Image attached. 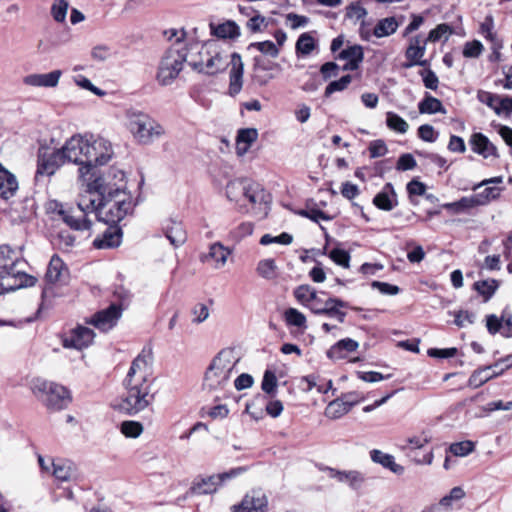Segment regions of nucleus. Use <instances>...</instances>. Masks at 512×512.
I'll use <instances>...</instances> for the list:
<instances>
[{
    "mask_svg": "<svg viewBox=\"0 0 512 512\" xmlns=\"http://www.w3.org/2000/svg\"><path fill=\"white\" fill-rule=\"evenodd\" d=\"M188 65L199 73L215 75L223 72L230 66L229 72V95L236 96L243 86L244 64L241 55L233 52L229 55L218 41L209 40L204 44L193 43L187 46Z\"/></svg>",
    "mask_w": 512,
    "mask_h": 512,
    "instance_id": "f257e3e1",
    "label": "nucleus"
},
{
    "mask_svg": "<svg viewBox=\"0 0 512 512\" xmlns=\"http://www.w3.org/2000/svg\"><path fill=\"white\" fill-rule=\"evenodd\" d=\"M125 185V174L117 169H115V188L104 184L101 178L89 185L90 199L95 200L92 211L99 221L116 225L127 215L132 214L136 203Z\"/></svg>",
    "mask_w": 512,
    "mask_h": 512,
    "instance_id": "f03ea898",
    "label": "nucleus"
},
{
    "mask_svg": "<svg viewBox=\"0 0 512 512\" xmlns=\"http://www.w3.org/2000/svg\"><path fill=\"white\" fill-rule=\"evenodd\" d=\"M152 353L143 349L132 361L124 380L125 394L116 405L120 411L135 415L150 406L155 395L152 393Z\"/></svg>",
    "mask_w": 512,
    "mask_h": 512,
    "instance_id": "7ed1b4c3",
    "label": "nucleus"
},
{
    "mask_svg": "<svg viewBox=\"0 0 512 512\" xmlns=\"http://www.w3.org/2000/svg\"><path fill=\"white\" fill-rule=\"evenodd\" d=\"M19 263L18 254L10 246H0V294L36 284V277L17 269Z\"/></svg>",
    "mask_w": 512,
    "mask_h": 512,
    "instance_id": "20e7f679",
    "label": "nucleus"
},
{
    "mask_svg": "<svg viewBox=\"0 0 512 512\" xmlns=\"http://www.w3.org/2000/svg\"><path fill=\"white\" fill-rule=\"evenodd\" d=\"M238 357L231 348L222 349L206 369L203 389L208 392H224L230 383Z\"/></svg>",
    "mask_w": 512,
    "mask_h": 512,
    "instance_id": "39448f33",
    "label": "nucleus"
},
{
    "mask_svg": "<svg viewBox=\"0 0 512 512\" xmlns=\"http://www.w3.org/2000/svg\"><path fill=\"white\" fill-rule=\"evenodd\" d=\"M185 33L177 36L176 41L165 51L156 74V80L161 86L171 85L183 69L188 60V49L182 41Z\"/></svg>",
    "mask_w": 512,
    "mask_h": 512,
    "instance_id": "423d86ee",
    "label": "nucleus"
},
{
    "mask_svg": "<svg viewBox=\"0 0 512 512\" xmlns=\"http://www.w3.org/2000/svg\"><path fill=\"white\" fill-rule=\"evenodd\" d=\"M95 204L94 199H90L89 192L81 195L76 206H69L59 202H54L53 211L61 218V220L71 229L75 231H85L91 228L92 222L88 218Z\"/></svg>",
    "mask_w": 512,
    "mask_h": 512,
    "instance_id": "0eeeda50",
    "label": "nucleus"
},
{
    "mask_svg": "<svg viewBox=\"0 0 512 512\" xmlns=\"http://www.w3.org/2000/svg\"><path fill=\"white\" fill-rule=\"evenodd\" d=\"M226 196L236 204L244 200L254 206L267 205L271 202L270 193L260 183L247 178L229 181L226 185Z\"/></svg>",
    "mask_w": 512,
    "mask_h": 512,
    "instance_id": "6e6552de",
    "label": "nucleus"
},
{
    "mask_svg": "<svg viewBox=\"0 0 512 512\" xmlns=\"http://www.w3.org/2000/svg\"><path fill=\"white\" fill-rule=\"evenodd\" d=\"M126 118L129 131L140 144H150L164 134L163 127L143 112L128 110Z\"/></svg>",
    "mask_w": 512,
    "mask_h": 512,
    "instance_id": "1a4fd4ad",
    "label": "nucleus"
},
{
    "mask_svg": "<svg viewBox=\"0 0 512 512\" xmlns=\"http://www.w3.org/2000/svg\"><path fill=\"white\" fill-rule=\"evenodd\" d=\"M111 144L104 138L94 139L91 135L85 136V166L79 167V177L85 178L92 168L105 165L112 157Z\"/></svg>",
    "mask_w": 512,
    "mask_h": 512,
    "instance_id": "9d476101",
    "label": "nucleus"
},
{
    "mask_svg": "<svg viewBox=\"0 0 512 512\" xmlns=\"http://www.w3.org/2000/svg\"><path fill=\"white\" fill-rule=\"evenodd\" d=\"M32 391L50 409L61 410L71 402V395L66 387L47 380L37 379L34 381Z\"/></svg>",
    "mask_w": 512,
    "mask_h": 512,
    "instance_id": "9b49d317",
    "label": "nucleus"
},
{
    "mask_svg": "<svg viewBox=\"0 0 512 512\" xmlns=\"http://www.w3.org/2000/svg\"><path fill=\"white\" fill-rule=\"evenodd\" d=\"M246 469L244 467L232 468L227 472L208 477H197L190 487L188 494L205 495L212 494L217 491L218 487L227 480L237 477Z\"/></svg>",
    "mask_w": 512,
    "mask_h": 512,
    "instance_id": "f8f14e48",
    "label": "nucleus"
},
{
    "mask_svg": "<svg viewBox=\"0 0 512 512\" xmlns=\"http://www.w3.org/2000/svg\"><path fill=\"white\" fill-rule=\"evenodd\" d=\"M346 307H348L347 302L335 297H329L326 300L319 297L315 303L309 305L314 314L336 318L340 323H343L346 317V313L341 311L340 308Z\"/></svg>",
    "mask_w": 512,
    "mask_h": 512,
    "instance_id": "ddd939ff",
    "label": "nucleus"
},
{
    "mask_svg": "<svg viewBox=\"0 0 512 512\" xmlns=\"http://www.w3.org/2000/svg\"><path fill=\"white\" fill-rule=\"evenodd\" d=\"M65 163L66 160L60 149L53 152L40 151L37 160L36 178L53 175Z\"/></svg>",
    "mask_w": 512,
    "mask_h": 512,
    "instance_id": "4468645a",
    "label": "nucleus"
},
{
    "mask_svg": "<svg viewBox=\"0 0 512 512\" xmlns=\"http://www.w3.org/2000/svg\"><path fill=\"white\" fill-rule=\"evenodd\" d=\"M122 315V308L118 304H111L108 308L95 313L86 323L106 332L112 329Z\"/></svg>",
    "mask_w": 512,
    "mask_h": 512,
    "instance_id": "2eb2a0df",
    "label": "nucleus"
},
{
    "mask_svg": "<svg viewBox=\"0 0 512 512\" xmlns=\"http://www.w3.org/2000/svg\"><path fill=\"white\" fill-rule=\"evenodd\" d=\"M67 274V267L65 266L62 259L54 254L47 267V271L45 273V282L46 286L42 290V300L44 301L47 297L53 294L52 288L50 285L61 282L64 276Z\"/></svg>",
    "mask_w": 512,
    "mask_h": 512,
    "instance_id": "dca6fc26",
    "label": "nucleus"
},
{
    "mask_svg": "<svg viewBox=\"0 0 512 512\" xmlns=\"http://www.w3.org/2000/svg\"><path fill=\"white\" fill-rule=\"evenodd\" d=\"M268 500L261 490H252L242 501L232 506L233 512H267Z\"/></svg>",
    "mask_w": 512,
    "mask_h": 512,
    "instance_id": "f3484780",
    "label": "nucleus"
},
{
    "mask_svg": "<svg viewBox=\"0 0 512 512\" xmlns=\"http://www.w3.org/2000/svg\"><path fill=\"white\" fill-rule=\"evenodd\" d=\"M60 150L66 163L77 164L80 167L85 166V137L80 135L72 136Z\"/></svg>",
    "mask_w": 512,
    "mask_h": 512,
    "instance_id": "a211bd4d",
    "label": "nucleus"
},
{
    "mask_svg": "<svg viewBox=\"0 0 512 512\" xmlns=\"http://www.w3.org/2000/svg\"><path fill=\"white\" fill-rule=\"evenodd\" d=\"M427 40L422 39L420 35L412 37L409 41V46L406 49L405 57L406 62L403 63L404 68H411L413 66H425L426 60H421L426 51Z\"/></svg>",
    "mask_w": 512,
    "mask_h": 512,
    "instance_id": "6ab92c4d",
    "label": "nucleus"
},
{
    "mask_svg": "<svg viewBox=\"0 0 512 512\" xmlns=\"http://www.w3.org/2000/svg\"><path fill=\"white\" fill-rule=\"evenodd\" d=\"M320 470L327 472L330 478L348 484L353 490L361 489L365 483L364 474L356 470L340 471L328 466H321Z\"/></svg>",
    "mask_w": 512,
    "mask_h": 512,
    "instance_id": "aec40b11",
    "label": "nucleus"
},
{
    "mask_svg": "<svg viewBox=\"0 0 512 512\" xmlns=\"http://www.w3.org/2000/svg\"><path fill=\"white\" fill-rule=\"evenodd\" d=\"M94 337L95 333L92 329L85 326H77L63 339V346L65 348L82 350L93 342Z\"/></svg>",
    "mask_w": 512,
    "mask_h": 512,
    "instance_id": "412c9836",
    "label": "nucleus"
},
{
    "mask_svg": "<svg viewBox=\"0 0 512 512\" xmlns=\"http://www.w3.org/2000/svg\"><path fill=\"white\" fill-rule=\"evenodd\" d=\"M61 75V70H53L44 74H29L23 78V83L32 87L54 88L58 85Z\"/></svg>",
    "mask_w": 512,
    "mask_h": 512,
    "instance_id": "4be33fe9",
    "label": "nucleus"
},
{
    "mask_svg": "<svg viewBox=\"0 0 512 512\" xmlns=\"http://www.w3.org/2000/svg\"><path fill=\"white\" fill-rule=\"evenodd\" d=\"M352 394L345 395L342 399H335L327 405L324 415L332 420H336L346 415L351 408L358 402L352 399Z\"/></svg>",
    "mask_w": 512,
    "mask_h": 512,
    "instance_id": "5701e85b",
    "label": "nucleus"
},
{
    "mask_svg": "<svg viewBox=\"0 0 512 512\" xmlns=\"http://www.w3.org/2000/svg\"><path fill=\"white\" fill-rule=\"evenodd\" d=\"M122 231L115 225H110L102 235L93 240L96 249H113L121 244Z\"/></svg>",
    "mask_w": 512,
    "mask_h": 512,
    "instance_id": "b1692460",
    "label": "nucleus"
},
{
    "mask_svg": "<svg viewBox=\"0 0 512 512\" xmlns=\"http://www.w3.org/2000/svg\"><path fill=\"white\" fill-rule=\"evenodd\" d=\"M163 233L174 247L183 245L187 240L186 230L180 221L168 220L163 225Z\"/></svg>",
    "mask_w": 512,
    "mask_h": 512,
    "instance_id": "393cba45",
    "label": "nucleus"
},
{
    "mask_svg": "<svg viewBox=\"0 0 512 512\" xmlns=\"http://www.w3.org/2000/svg\"><path fill=\"white\" fill-rule=\"evenodd\" d=\"M337 58L347 61L342 68L344 71L356 70L364 59L363 48L360 45L349 46L340 51Z\"/></svg>",
    "mask_w": 512,
    "mask_h": 512,
    "instance_id": "a878e982",
    "label": "nucleus"
},
{
    "mask_svg": "<svg viewBox=\"0 0 512 512\" xmlns=\"http://www.w3.org/2000/svg\"><path fill=\"white\" fill-rule=\"evenodd\" d=\"M469 142L473 152L483 156L484 158L499 156L496 146L482 133H474Z\"/></svg>",
    "mask_w": 512,
    "mask_h": 512,
    "instance_id": "bb28decb",
    "label": "nucleus"
},
{
    "mask_svg": "<svg viewBox=\"0 0 512 512\" xmlns=\"http://www.w3.org/2000/svg\"><path fill=\"white\" fill-rule=\"evenodd\" d=\"M374 205L385 211H391L397 205V196L391 183H386L383 189L374 197Z\"/></svg>",
    "mask_w": 512,
    "mask_h": 512,
    "instance_id": "cd10ccee",
    "label": "nucleus"
},
{
    "mask_svg": "<svg viewBox=\"0 0 512 512\" xmlns=\"http://www.w3.org/2000/svg\"><path fill=\"white\" fill-rule=\"evenodd\" d=\"M358 346V342L351 338L339 340L327 351V357L332 360L344 359L349 353L356 351Z\"/></svg>",
    "mask_w": 512,
    "mask_h": 512,
    "instance_id": "c85d7f7f",
    "label": "nucleus"
},
{
    "mask_svg": "<svg viewBox=\"0 0 512 512\" xmlns=\"http://www.w3.org/2000/svg\"><path fill=\"white\" fill-rule=\"evenodd\" d=\"M17 189L16 177L0 164V197L9 199L15 195Z\"/></svg>",
    "mask_w": 512,
    "mask_h": 512,
    "instance_id": "c756f323",
    "label": "nucleus"
},
{
    "mask_svg": "<svg viewBox=\"0 0 512 512\" xmlns=\"http://www.w3.org/2000/svg\"><path fill=\"white\" fill-rule=\"evenodd\" d=\"M479 33L491 44V49L499 55V50L502 48V41L494 32V20L491 15L485 17L479 27Z\"/></svg>",
    "mask_w": 512,
    "mask_h": 512,
    "instance_id": "7c9ffc66",
    "label": "nucleus"
},
{
    "mask_svg": "<svg viewBox=\"0 0 512 512\" xmlns=\"http://www.w3.org/2000/svg\"><path fill=\"white\" fill-rule=\"evenodd\" d=\"M370 457L373 462L382 465L384 468L389 469L396 475H402L404 473V467L395 462V458L391 454L384 453L380 450L374 449L370 451Z\"/></svg>",
    "mask_w": 512,
    "mask_h": 512,
    "instance_id": "2f4dec72",
    "label": "nucleus"
},
{
    "mask_svg": "<svg viewBox=\"0 0 512 512\" xmlns=\"http://www.w3.org/2000/svg\"><path fill=\"white\" fill-rule=\"evenodd\" d=\"M258 131L255 128L240 129L236 137V150L238 155L248 152L251 145L257 140Z\"/></svg>",
    "mask_w": 512,
    "mask_h": 512,
    "instance_id": "473e14b6",
    "label": "nucleus"
},
{
    "mask_svg": "<svg viewBox=\"0 0 512 512\" xmlns=\"http://www.w3.org/2000/svg\"><path fill=\"white\" fill-rule=\"evenodd\" d=\"M51 467L52 475L59 481H69L75 474V467L68 460H51Z\"/></svg>",
    "mask_w": 512,
    "mask_h": 512,
    "instance_id": "72a5a7b5",
    "label": "nucleus"
},
{
    "mask_svg": "<svg viewBox=\"0 0 512 512\" xmlns=\"http://www.w3.org/2000/svg\"><path fill=\"white\" fill-rule=\"evenodd\" d=\"M211 34L221 39H234L240 35V29L234 21H226L221 24H210Z\"/></svg>",
    "mask_w": 512,
    "mask_h": 512,
    "instance_id": "f704fd0d",
    "label": "nucleus"
},
{
    "mask_svg": "<svg viewBox=\"0 0 512 512\" xmlns=\"http://www.w3.org/2000/svg\"><path fill=\"white\" fill-rule=\"evenodd\" d=\"M418 110L421 114L447 113L441 101L428 93H426L424 98L418 103Z\"/></svg>",
    "mask_w": 512,
    "mask_h": 512,
    "instance_id": "c9c22d12",
    "label": "nucleus"
},
{
    "mask_svg": "<svg viewBox=\"0 0 512 512\" xmlns=\"http://www.w3.org/2000/svg\"><path fill=\"white\" fill-rule=\"evenodd\" d=\"M503 190L504 187L488 186L483 191L473 194L477 207L487 205L491 201L498 199Z\"/></svg>",
    "mask_w": 512,
    "mask_h": 512,
    "instance_id": "e433bc0d",
    "label": "nucleus"
},
{
    "mask_svg": "<svg viewBox=\"0 0 512 512\" xmlns=\"http://www.w3.org/2000/svg\"><path fill=\"white\" fill-rule=\"evenodd\" d=\"M398 28L395 17L381 19L373 28V35L382 38L393 34Z\"/></svg>",
    "mask_w": 512,
    "mask_h": 512,
    "instance_id": "4c0bfd02",
    "label": "nucleus"
},
{
    "mask_svg": "<svg viewBox=\"0 0 512 512\" xmlns=\"http://www.w3.org/2000/svg\"><path fill=\"white\" fill-rule=\"evenodd\" d=\"M499 287V283L495 279L480 280L474 283V289L484 298V301H488L495 294Z\"/></svg>",
    "mask_w": 512,
    "mask_h": 512,
    "instance_id": "58836bf2",
    "label": "nucleus"
},
{
    "mask_svg": "<svg viewBox=\"0 0 512 512\" xmlns=\"http://www.w3.org/2000/svg\"><path fill=\"white\" fill-rule=\"evenodd\" d=\"M266 396L257 395L251 402L246 403L245 412L251 416L254 420L258 421L264 418L265 412L263 410L264 401Z\"/></svg>",
    "mask_w": 512,
    "mask_h": 512,
    "instance_id": "ea45409f",
    "label": "nucleus"
},
{
    "mask_svg": "<svg viewBox=\"0 0 512 512\" xmlns=\"http://www.w3.org/2000/svg\"><path fill=\"white\" fill-rule=\"evenodd\" d=\"M257 274L266 279L272 280L277 277V265L274 259H262L256 266Z\"/></svg>",
    "mask_w": 512,
    "mask_h": 512,
    "instance_id": "a19ab883",
    "label": "nucleus"
},
{
    "mask_svg": "<svg viewBox=\"0 0 512 512\" xmlns=\"http://www.w3.org/2000/svg\"><path fill=\"white\" fill-rule=\"evenodd\" d=\"M492 367L493 366H488L475 370L469 377L468 385L472 388H479L493 377L499 375V373L497 372H494L492 374L487 373L488 370H490Z\"/></svg>",
    "mask_w": 512,
    "mask_h": 512,
    "instance_id": "79ce46f5",
    "label": "nucleus"
},
{
    "mask_svg": "<svg viewBox=\"0 0 512 512\" xmlns=\"http://www.w3.org/2000/svg\"><path fill=\"white\" fill-rule=\"evenodd\" d=\"M231 253L232 251L224 247L220 242L213 243L209 249V256L216 262L217 268L226 264L227 258Z\"/></svg>",
    "mask_w": 512,
    "mask_h": 512,
    "instance_id": "37998d69",
    "label": "nucleus"
},
{
    "mask_svg": "<svg viewBox=\"0 0 512 512\" xmlns=\"http://www.w3.org/2000/svg\"><path fill=\"white\" fill-rule=\"evenodd\" d=\"M254 224L252 222H242L229 231L228 239L239 243L242 239L253 233Z\"/></svg>",
    "mask_w": 512,
    "mask_h": 512,
    "instance_id": "c03bdc74",
    "label": "nucleus"
},
{
    "mask_svg": "<svg viewBox=\"0 0 512 512\" xmlns=\"http://www.w3.org/2000/svg\"><path fill=\"white\" fill-rule=\"evenodd\" d=\"M477 99L479 102L487 105L489 108H491L497 115L501 114V107H500V100L501 97L497 94L479 90L477 92Z\"/></svg>",
    "mask_w": 512,
    "mask_h": 512,
    "instance_id": "a18cd8bd",
    "label": "nucleus"
},
{
    "mask_svg": "<svg viewBox=\"0 0 512 512\" xmlns=\"http://www.w3.org/2000/svg\"><path fill=\"white\" fill-rule=\"evenodd\" d=\"M317 44L314 37L310 33H303L299 36L296 42V52L303 56L309 55L315 48Z\"/></svg>",
    "mask_w": 512,
    "mask_h": 512,
    "instance_id": "49530a36",
    "label": "nucleus"
},
{
    "mask_svg": "<svg viewBox=\"0 0 512 512\" xmlns=\"http://www.w3.org/2000/svg\"><path fill=\"white\" fill-rule=\"evenodd\" d=\"M295 298L302 304L315 303L319 296L316 291L309 285H300L294 290Z\"/></svg>",
    "mask_w": 512,
    "mask_h": 512,
    "instance_id": "de8ad7c7",
    "label": "nucleus"
},
{
    "mask_svg": "<svg viewBox=\"0 0 512 512\" xmlns=\"http://www.w3.org/2000/svg\"><path fill=\"white\" fill-rule=\"evenodd\" d=\"M284 317L289 326H295L303 330L307 328L305 315L296 308H288L284 313Z\"/></svg>",
    "mask_w": 512,
    "mask_h": 512,
    "instance_id": "09e8293b",
    "label": "nucleus"
},
{
    "mask_svg": "<svg viewBox=\"0 0 512 512\" xmlns=\"http://www.w3.org/2000/svg\"><path fill=\"white\" fill-rule=\"evenodd\" d=\"M477 207L473 195L468 197H462L456 202L445 203L443 204V208L447 210H451L455 213H460L465 210H469L471 208Z\"/></svg>",
    "mask_w": 512,
    "mask_h": 512,
    "instance_id": "8fccbe9b",
    "label": "nucleus"
},
{
    "mask_svg": "<svg viewBox=\"0 0 512 512\" xmlns=\"http://www.w3.org/2000/svg\"><path fill=\"white\" fill-rule=\"evenodd\" d=\"M386 124L389 129L398 133L404 134L407 132L409 125L408 123L394 112H388L386 117Z\"/></svg>",
    "mask_w": 512,
    "mask_h": 512,
    "instance_id": "3c124183",
    "label": "nucleus"
},
{
    "mask_svg": "<svg viewBox=\"0 0 512 512\" xmlns=\"http://www.w3.org/2000/svg\"><path fill=\"white\" fill-rule=\"evenodd\" d=\"M262 390L269 396H275L277 392V378L274 372L266 370L261 383Z\"/></svg>",
    "mask_w": 512,
    "mask_h": 512,
    "instance_id": "603ef678",
    "label": "nucleus"
},
{
    "mask_svg": "<svg viewBox=\"0 0 512 512\" xmlns=\"http://www.w3.org/2000/svg\"><path fill=\"white\" fill-rule=\"evenodd\" d=\"M352 81L351 75H344L339 80L330 82L324 91V96L329 97L334 92L345 90Z\"/></svg>",
    "mask_w": 512,
    "mask_h": 512,
    "instance_id": "864d4df0",
    "label": "nucleus"
},
{
    "mask_svg": "<svg viewBox=\"0 0 512 512\" xmlns=\"http://www.w3.org/2000/svg\"><path fill=\"white\" fill-rule=\"evenodd\" d=\"M69 4L66 0H55L51 7V15L56 22L63 23L66 19Z\"/></svg>",
    "mask_w": 512,
    "mask_h": 512,
    "instance_id": "5fc2aeb1",
    "label": "nucleus"
},
{
    "mask_svg": "<svg viewBox=\"0 0 512 512\" xmlns=\"http://www.w3.org/2000/svg\"><path fill=\"white\" fill-rule=\"evenodd\" d=\"M120 430L126 437L137 438L142 434L143 426L137 421H123Z\"/></svg>",
    "mask_w": 512,
    "mask_h": 512,
    "instance_id": "6e6d98bb",
    "label": "nucleus"
},
{
    "mask_svg": "<svg viewBox=\"0 0 512 512\" xmlns=\"http://www.w3.org/2000/svg\"><path fill=\"white\" fill-rule=\"evenodd\" d=\"M293 241V237L291 234L283 232L278 236H272L270 234H264L260 239L261 245H269L272 243L282 244V245H289Z\"/></svg>",
    "mask_w": 512,
    "mask_h": 512,
    "instance_id": "4d7b16f0",
    "label": "nucleus"
},
{
    "mask_svg": "<svg viewBox=\"0 0 512 512\" xmlns=\"http://www.w3.org/2000/svg\"><path fill=\"white\" fill-rule=\"evenodd\" d=\"M328 255L329 258L337 265L342 266L344 268L349 267L350 254L346 250L340 248H333Z\"/></svg>",
    "mask_w": 512,
    "mask_h": 512,
    "instance_id": "13d9d810",
    "label": "nucleus"
},
{
    "mask_svg": "<svg viewBox=\"0 0 512 512\" xmlns=\"http://www.w3.org/2000/svg\"><path fill=\"white\" fill-rule=\"evenodd\" d=\"M449 450L455 456L464 457L474 450V443L468 440L453 443L450 445Z\"/></svg>",
    "mask_w": 512,
    "mask_h": 512,
    "instance_id": "bf43d9fd",
    "label": "nucleus"
},
{
    "mask_svg": "<svg viewBox=\"0 0 512 512\" xmlns=\"http://www.w3.org/2000/svg\"><path fill=\"white\" fill-rule=\"evenodd\" d=\"M484 47L478 40L466 42L463 47V56L465 58H477L481 55Z\"/></svg>",
    "mask_w": 512,
    "mask_h": 512,
    "instance_id": "052dcab7",
    "label": "nucleus"
},
{
    "mask_svg": "<svg viewBox=\"0 0 512 512\" xmlns=\"http://www.w3.org/2000/svg\"><path fill=\"white\" fill-rule=\"evenodd\" d=\"M465 496V492L461 487H454L450 493L441 498L439 505L445 508H450L453 501L461 500Z\"/></svg>",
    "mask_w": 512,
    "mask_h": 512,
    "instance_id": "680f3d73",
    "label": "nucleus"
},
{
    "mask_svg": "<svg viewBox=\"0 0 512 512\" xmlns=\"http://www.w3.org/2000/svg\"><path fill=\"white\" fill-rule=\"evenodd\" d=\"M250 47H256L261 53L267 54L273 58L279 54V49L272 41H263L251 43Z\"/></svg>",
    "mask_w": 512,
    "mask_h": 512,
    "instance_id": "e2e57ef3",
    "label": "nucleus"
},
{
    "mask_svg": "<svg viewBox=\"0 0 512 512\" xmlns=\"http://www.w3.org/2000/svg\"><path fill=\"white\" fill-rule=\"evenodd\" d=\"M455 324L458 327H464L466 324H473L476 318V315L473 312L467 310H460L454 314Z\"/></svg>",
    "mask_w": 512,
    "mask_h": 512,
    "instance_id": "0e129e2a",
    "label": "nucleus"
},
{
    "mask_svg": "<svg viewBox=\"0 0 512 512\" xmlns=\"http://www.w3.org/2000/svg\"><path fill=\"white\" fill-rule=\"evenodd\" d=\"M368 150L371 158L384 156L388 152L385 142L380 139L370 142Z\"/></svg>",
    "mask_w": 512,
    "mask_h": 512,
    "instance_id": "69168bd1",
    "label": "nucleus"
},
{
    "mask_svg": "<svg viewBox=\"0 0 512 512\" xmlns=\"http://www.w3.org/2000/svg\"><path fill=\"white\" fill-rule=\"evenodd\" d=\"M418 136L426 142H435L438 134L435 132L434 127L429 124H423L418 128Z\"/></svg>",
    "mask_w": 512,
    "mask_h": 512,
    "instance_id": "338daca9",
    "label": "nucleus"
},
{
    "mask_svg": "<svg viewBox=\"0 0 512 512\" xmlns=\"http://www.w3.org/2000/svg\"><path fill=\"white\" fill-rule=\"evenodd\" d=\"M501 334L506 338H512V313L506 309L502 312Z\"/></svg>",
    "mask_w": 512,
    "mask_h": 512,
    "instance_id": "774afa93",
    "label": "nucleus"
}]
</instances>
